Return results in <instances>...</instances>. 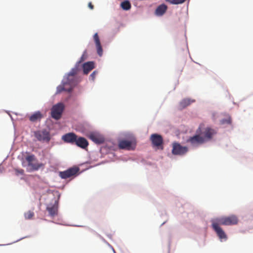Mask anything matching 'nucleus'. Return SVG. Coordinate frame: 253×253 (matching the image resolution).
Wrapping results in <instances>:
<instances>
[{
    "instance_id": "nucleus-1",
    "label": "nucleus",
    "mask_w": 253,
    "mask_h": 253,
    "mask_svg": "<svg viewBox=\"0 0 253 253\" xmlns=\"http://www.w3.org/2000/svg\"><path fill=\"white\" fill-rule=\"evenodd\" d=\"M78 72V68L73 69L67 77L63 79L62 84L57 86L56 93H60L63 91L71 92L76 84L75 76Z\"/></svg>"
},
{
    "instance_id": "nucleus-2",
    "label": "nucleus",
    "mask_w": 253,
    "mask_h": 253,
    "mask_svg": "<svg viewBox=\"0 0 253 253\" xmlns=\"http://www.w3.org/2000/svg\"><path fill=\"white\" fill-rule=\"evenodd\" d=\"M217 222L223 225H236L238 222V218L235 215H231L228 216H222L214 219Z\"/></svg>"
},
{
    "instance_id": "nucleus-3",
    "label": "nucleus",
    "mask_w": 253,
    "mask_h": 253,
    "mask_svg": "<svg viewBox=\"0 0 253 253\" xmlns=\"http://www.w3.org/2000/svg\"><path fill=\"white\" fill-rule=\"evenodd\" d=\"M65 106L62 103H58L53 106L51 110V117L55 120H59L64 110Z\"/></svg>"
},
{
    "instance_id": "nucleus-4",
    "label": "nucleus",
    "mask_w": 253,
    "mask_h": 253,
    "mask_svg": "<svg viewBox=\"0 0 253 253\" xmlns=\"http://www.w3.org/2000/svg\"><path fill=\"white\" fill-rule=\"evenodd\" d=\"M211 223L212 228L216 233L220 240L221 241L227 240V236L222 228L220 227L221 224L214 219L211 220Z\"/></svg>"
},
{
    "instance_id": "nucleus-5",
    "label": "nucleus",
    "mask_w": 253,
    "mask_h": 253,
    "mask_svg": "<svg viewBox=\"0 0 253 253\" xmlns=\"http://www.w3.org/2000/svg\"><path fill=\"white\" fill-rule=\"evenodd\" d=\"M34 135L37 139L41 142L48 143L50 140V133L45 129L34 131Z\"/></svg>"
},
{
    "instance_id": "nucleus-6",
    "label": "nucleus",
    "mask_w": 253,
    "mask_h": 253,
    "mask_svg": "<svg viewBox=\"0 0 253 253\" xmlns=\"http://www.w3.org/2000/svg\"><path fill=\"white\" fill-rule=\"evenodd\" d=\"M26 160L28 162V165L32 170H37L42 167V163H39L37 162L36 157L34 155H28L26 157Z\"/></svg>"
},
{
    "instance_id": "nucleus-7",
    "label": "nucleus",
    "mask_w": 253,
    "mask_h": 253,
    "mask_svg": "<svg viewBox=\"0 0 253 253\" xmlns=\"http://www.w3.org/2000/svg\"><path fill=\"white\" fill-rule=\"evenodd\" d=\"M188 150V148L186 146H182L176 142L173 143L172 153L174 155H183L186 154Z\"/></svg>"
},
{
    "instance_id": "nucleus-8",
    "label": "nucleus",
    "mask_w": 253,
    "mask_h": 253,
    "mask_svg": "<svg viewBox=\"0 0 253 253\" xmlns=\"http://www.w3.org/2000/svg\"><path fill=\"white\" fill-rule=\"evenodd\" d=\"M79 170L78 167L71 168L66 170L60 172L59 175L62 178L66 179L76 175Z\"/></svg>"
},
{
    "instance_id": "nucleus-9",
    "label": "nucleus",
    "mask_w": 253,
    "mask_h": 253,
    "mask_svg": "<svg viewBox=\"0 0 253 253\" xmlns=\"http://www.w3.org/2000/svg\"><path fill=\"white\" fill-rule=\"evenodd\" d=\"M187 142H189L192 145L197 146L203 144L205 142V139L200 134H197L194 136L190 137Z\"/></svg>"
},
{
    "instance_id": "nucleus-10",
    "label": "nucleus",
    "mask_w": 253,
    "mask_h": 253,
    "mask_svg": "<svg viewBox=\"0 0 253 253\" xmlns=\"http://www.w3.org/2000/svg\"><path fill=\"white\" fill-rule=\"evenodd\" d=\"M150 140L154 146L159 147L162 146L163 139L161 135L158 134H152L150 136Z\"/></svg>"
},
{
    "instance_id": "nucleus-11",
    "label": "nucleus",
    "mask_w": 253,
    "mask_h": 253,
    "mask_svg": "<svg viewBox=\"0 0 253 253\" xmlns=\"http://www.w3.org/2000/svg\"><path fill=\"white\" fill-rule=\"evenodd\" d=\"M216 131L214 129L210 127H207L205 130L201 133L203 135V138L205 139V142L211 139L213 136L216 134Z\"/></svg>"
},
{
    "instance_id": "nucleus-12",
    "label": "nucleus",
    "mask_w": 253,
    "mask_h": 253,
    "mask_svg": "<svg viewBox=\"0 0 253 253\" xmlns=\"http://www.w3.org/2000/svg\"><path fill=\"white\" fill-rule=\"evenodd\" d=\"M62 139L66 142H76V144L79 146V139L77 140V136L73 133H69L62 136Z\"/></svg>"
},
{
    "instance_id": "nucleus-13",
    "label": "nucleus",
    "mask_w": 253,
    "mask_h": 253,
    "mask_svg": "<svg viewBox=\"0 0 253 253\" xmlns=\"http://www.w3.org/2000/svg\"><path fill=\"white\" fill-rule=\"evenodd\" d=\"M82 68L84 74L87 75L95 68V63L93 61L86 62L83 64Z\"/></svg>"
},
{
    "instance_id": "nucleus-14",
    "label": "nucleus",
    "mask_w": 253,
    "mask_h": 253,
    "mask_svg": "<svg viewBox=\"0 0 253 253\" xmlns=\"http://www.w3.org/2000/svg\"><path fill=\"white\" fill-rule=\"evenodd\" d=\"M58 201H55L53 205H49L46 207V210L48 211L50 216L53 217L57 215L58 213Z\"/></svg>"
},
{
    "instance_id": "nucleus-15",
    "label": "nucleus",
    "mask_w": 253,
    "mask_h": 253,
    "mask_svg": "<svg viewBox=\"0 0 253 253\" xmlns=\"http://www.w3.org/2000/svg\"><path fill=\"white\" fill-rule=\"evenodd\" d=\"M119 147L121 149L128 150H133L134 148V146H132V142L126 140L120 141L119 143Z\"/></svg>"
},
{
    "instance_id": "nucleus-16",
    "label": "nucleus",
    "mask_w": 253,
    "mask_h": 253,
    "mask_svg": "<svg viewBox=\"0 0 253 253\" xmlns=\"http://www.w3.org/2000/svg\"><path fill=\"white\" fill-rule=\"evenodd\" d=\"M88 137L96 144H101L104 142L103 138L94 133H89Z\"/></svg>"
},
{
    "instance_id": "nucleus-17",
    "label": "nucleus",
    "mask_w": 253,
    "mask_h": 253,
    "mask_svg": "<svg viewBox=\"0 0 253 253\" xmlns=\"http://www.w3.org/2000/svg\"><path fill=\"white\" fill-rule=\"evenodd\" d=\"M168 7L165 4L158 6L155 10V14L158 16H162L167 11Z\"/></svg>"
},
{
    "instance_id": "nucleus-18",
    "label": "nucleus",
    "mask_w": 253,
    "mask_h": 253,
    "mask_svg": "<svg viewBox=\"0 0 253 253\" xmlns=\"http://www.w3.org/2000/svg\"><path fill=\"white\" fill-rule=\"evenodd\" d=\"M42 117V114L40 112L38 111L32 114L30 117L29 120L32 122H35L40 121Z\"/></svg>"
},
{
    "instance_id": "nucleus-19",
    "label": "nucleus",
    "mask_w": 253,
    "mask_h": 253,
    "mask_svg": "<svg viewBox=\"0 0 253 253\" xmlns=\"http://www.w3.org/2000/svg\"><path fill=\"white\" fill-rule=\"evenodd\" d=\"M194 102H195L194 100L188 98L184 99L180 102L179 106L181 109H183Z\"/></svg>"
},
{
    "instance_id": "nucleus-20",
    "label": "nucleus",
    "mask_w": 253,
    "mask_h": 253,
    "mask_svg": "<svg viewBox=\"0 0 253 253\" xmlns=\"http://www.w3.org/2000/svg\"><path fill=\"white\" fill-rule=\"evenodd\" d=\"M131 6L130 2L127 0H124L121 3V8L125 10H129Z\"/></svg>"
},
{
    "instance_id": "nucleus-21",
    "label": "nucleus",
    "mask_w": 253,
    "mask_h": 253,
    "mask_svg": "<svg viewBox=\"0 0 253 253\" xmlns=\"http://www.w3.org/2000/svg\"><path fill=\"white\" fill-rule=\"evenodd\" d=\"M88 145V143L86 139L84 137H80V147L85 149Z\"/></svg>"
},
{
    "instance_id": "nucleus-22",
    "label": "nucleus",
    "mask_w": 253,
    "mask_h": 253,
    "mask_svg": "<svg viewBox=\"0 0 253 253\" xmlns=\"http://www.w3.org/2000/svg\"><path fill=\"white\" fill-rule=\"evenodd\" d=\"M187 0H165L166 2H168L172 4H182L185 2Z\"/></svg>"
},
{
    "instance_id": "nucleus-23",
    "label": "nucleus",
    "mask_w": 253,
    "mask_h": 253,
    "mask_svg": "<svg viewBox=\"0 0 253 253\" xmlns=\"http://www.w3.org/2000/svg\"><path fill=\"white\" fill-rule=\"evenodd\" d=\"M34 216V213L32 211H28L27 212L25 213L24 216L25 219H31Z\"/></svg>"
},
{
    "instance_id": "nucleus-24",
    "label": "nucleus",
    "mask_w": 253,
    "mask_h": 253,
    "mask_svg": "<svg viewBox=\"0 0 253 253\" xmlns=\"http://www.w3.org/2000/svg\"><path fill=\"white\" fill-rule=\"evenodd\" d=\"M89 128V125L87 124H82L80 125V131L85 133L86 131Z\"/></svg>"
},
{
    "instance_id": "nucleus-25",
    "label": "nucleus",
    "mask_w": 253,
    "mask_h": 253,
    "mask_svg": "<svg viewBox=\"0 0 253 253\" xmlns=\"http://www.w3.org/2000/svg\"><path fill=\"white\" fill-rule=\"evenodd\" d=\"M96 46L97 49V52L99 56H102L103 53V50L101 45V43H96Z\"/></svg>"
},
{
    "instance_id": "nucleus-26",
    "label": "nucleus",
    "mask_w": 253,
    "mask_h": 253,
    "mask_svg": "<svg viewBox=\"0 0 253 253\" xmlns=\"http://www.w3.org/2000/svg\"><path fill=\"white\" fill-rule=\"evenodd\" d=\"M221 124H230L231 123V119L230 116H228L226 119H222L220 121Z\"/></svg>"
},
{
    "instance_id": "nucleus-27",
    "label": "nucleus",
    "mask_w": 253,
    "mask_h": 253,
    "mask_svg": "<svg viewBox=\"0 0 253 253\" xmlns=\"http://www.w3.org/2000/svg\"><path fill=\"white\" fill-rule=\"evenodd\" d=\"M14 170L16 175L24 174V170L23 169H15Z\"/></svg>"
},
{
    "instance_id": "nucleus-28",
    "label": "nucleus",
    "mask_w": 253,
    "mask_h": 253,
    "mask_svg": "<svg viewBox=\"0 0 253 253\" xmlns=\"http://www.w3.org/2000/svg\"><path fill=\"white\" fill-rule=\"evenodd\" d=\"M97 74V71H93L91 74L89 76V80H91L92 81H94L95 77H96V74Z\"/></svg>"
},
{
    "instance_id": "nucleus-29",
    "label": "nucleus",
    "mask_w": 253,
    "mask_h": 253,
    "mask_svg": "<svg viewBox=\"0 0 253 253\" xmlns=\"http://www.w3.org/2000/svg\"><path fill=\"white\" fill-rule=\"evenodd\" d=\"M93 39H94V40L95 44L100 42V40H99V36H98L97 33H95L94 35Z\"/></svg>"
},
{
    "instance_id": "nucleus-30",
    "label": "nucleus",
    "mask_w": 253,
    "mask_h": 253,
    "mask_svg": "<svg viewBox=\"0 0 253 253\" xmlns=\"http://www.w3.org/2000/svg\"><path fill=\"white\" fill-rule=\"evenodd\" d=\"M88 7L91 9H93V5H92V4L91 3V2H89L88 3Z\"/></svg>"
},
{
    "instance_id": "nucleus-31",
    "label": "nucleus",
    "mask_w": 253,
    "mask_h": 253,
    "mask_svg": "<svg viewBox=\"0 0 253 253\" xmlns=\"http://www.w3.org/2000/svg\"><path fill=\"white\" fill-rule=\"evenodd\" d=\"M200 131H201L200 127H199V129L197 130V133H199Z\"/></svg>"
}]
</instances>
